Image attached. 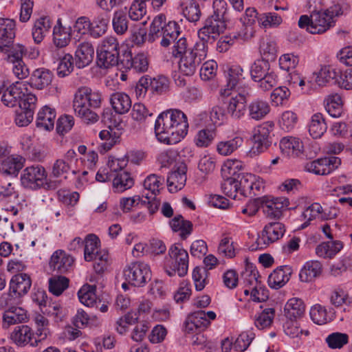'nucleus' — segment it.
Masks as SVG:
<instances>
[{"mask_svg":"<svg viewBox=\"0 0 352 352\" xmlns=\"http://www.w3.org/2000/svg\"><path fill=\"white\" fill-rule=\"evenodd\" d=\"M186 116L179 109H169L160 113L155 120V133L157 140L167 144H175L187 135Z\"/></svg>","mask_w":352,"mask_h":352,"instance_id":"1","label":"nucleus"},{"mask_svg":"<svg viewBox=\"0 0 352 352\" xmlns=\"http://www.w3.org/2000/svg\"><path fill=\"white\" fill-rule=\"evenodd\" d=\"M102 103L101 94L98 91L92 90L88 87H82L76 91L73 100V109L76 116L87 124L96 123L98 115L91 110L98 109Z\"/></svg>","mask_w":352,"mask_h":352,"instance_id":"2","label":"nucleus"},{"mask_svg":"<svg viewBox=\"0 0 352 352\" xmlns=\"http://www.w3.org/2000/svg\"><path fill=\"white\" fill-rule=\"evenodd\" d=\"M342 8L336 4L324 10L314 11L309 16H300L298 26L305 28L311 34H322L333 25L334 16L342 14Z\"/></svg>","mask_w":352,"mask_h":352,"instance_id":"3","label":"nucleus"},{"mask_svg":"<svg viewBox=\"0 0 352 352\" xmlns=\"http://www.w3.org/2000/svg\"><path fill=\"white\" fill-rule=\"evenodd\" d=\"M97 65L100 68H109L117 65L119 67L120 45L117 39L113 36L104 38L97 50Z\"/></svg>","mask_w":352,"mask_h":352,"instance_id":"4","label":"nucleus"},{"mask_svg":"<svg viewBox=\"0 0 352 352\" xmlns=\"http://www.w3.org/2000/svg\"><path fill=\"white\" fill-rule=\"evenodd\" d=\"M208 46L204 43H196L193 48L179 56V69L184 76H192L202 60L207 56Z\"/></svg>","mask_w":352,"mask_h":352,"instance_id":"5","label":"nucleus"},{"mask_svg":"<svg viewBox=\"0 0 352 352\" xmlns=\"http://www.w3.org/2000/svg\"><path fill=\"white\" fill-rule=\"evenodd\" d=\"M221 96H226L225 103L227 112L234 119H240L246 111L247 97L250 96V89H243L241 92L230 91L229 89L220 90Z\"/></svg>","mask_w":352,"mask_h":352,"instance_id":"6","label":"nucleus"},{"mask_svg":"<svg viewBox=\"0 0 352 352\" xmlns=\"http://www.w3.org/2000/svg\"><path fill=\"white\" fill-rule=\"evenodd\" d=\"M227 28L225 18L210 16L205 21L204 25L198 31L199 41L208 46V43H213Z\"/></svg>","mask_w":352,"mask_h":352,"instance_id":"7","label":"nucleus"},{"mask_svg":"<svg viewBox=\"0 0 352 352\" xmlns=\"http://www.w3.org/2000/svg\"><path fill=\"white\" fill-rule=\"evenodd\" d=\"M285 232V226L280 222L274 221L267 223L256 239V244L251 246L252 250L264 249L283 237Z\"/></svg>","mask_w":352,"mask_h":352,"instance_id":"8","label":"nucleus"},{"mask_svg":"<svg viewBox=\"0 0 352 352\" xmlns=\"http://www.w3.org/2000/svg\"><path fill=\"white\" fill-rule=\"evenodd\" d=\"M47 179V173L44 167L32 165L26 167L21 174V184L25 188L37 190L41 188Z\"/></svg>","mask_w":352,"mask_h":352,"instance_id":"9","label":"nucleus"},{"mask_svg":"<svg viewBox=\"0 0 352 352\" xmlns=\"http://www.w3.org/2000/svg\"><path fill=\"white\" fill-rule=\"evenodd\" d=\"M124 276L129 283L135 287H142L151 278V272L147 264L131 263L124 270Z\"/></svg>","mask_w":352,"mask_h":352,"instance_id":"10","label":"nucleus"},{"mask_svg":"<svg viewBox=\"0 0 352 352\" xmlns=\"http://www.w3.org/2000/svg\"><path fill=\"white\" fill-rule=\"evenodd\" d=\"M274 127L272 122H266L258 126L254 131L253 142L250 153L258 154L263 152L272 144L271 133Z\"/></svg>","mask_w":352,"mask_h":352,"instance_id":"11","label":"nucleus"},{"mask_svg":"<svg viewBox=\"0 0 352 352\" xmlns=\"http://www.w3.org/2000/svg\"><path fill=\"white\" fill-rule=\"evenodd\" d=\"M37 98L32 94L24 96L19 103V111L16 113L15 122L19 126L28 125L33 120Z\"/></svg>","mask_w":352,"mask_h":352,"instance_id":"12","label":"nucleus"},{"mask_svg":"<svg viewBox=\"0 0 352 352\" xmlns=\"http://www.w3.org/2000/svg\"><path fill=\"white\" fill-rule=\"evenodd\" d=\"M119 68L133 69L138 73L145 72L148 68V60L143 53H139L133 57L131 52L125 50L120 60Z\"/></svg>","mask_w":352,"mask_h":352,"instance_id":"13","label":"nucleus"},{"mask_svg":"<svg viewBox=\"0 0 352 352\" xmlns=\"http://www.w3.org/2000/svg\"><path fill=\"white\" fill-rule=\"evenodd\" d=\"M168 255L172 260V265L177 271L179 276L187 274L188 268V254L180 244L175 243L171 245L168 250Z\"/></svg>","mask_w":352,"mask_h":352,"instance_id":"14","label":"nucleus"},{"mask_svg":"<svg viewBox=\"0 0 352 352\" xmlns=\"http://www.w3.org/2000/svg\"><path fill=\"white\" fill-rule=\"evenodd\" d=\"M74 259L62 250L55 251L51 256L50 268L58 274H66L73 270Z\"/></svg>","mask_w":352,"mask_h":352,"instance_id":"15","label":"nucleus"},{"mask_svg":"<svg viewBox=\"0 0 352 352\" xmlns=\"http://www.w3.org/2000/svg\"><path fill=\"white\" fill-rule=\"evenodd\" d=\"M32 286L30 276L25 273L14 275L9 283V295L12 298H21L28 294Z\"/></svg>","mask_w":352,"mask_h":352,"instance_id":"16","label":"nucleus"},{"mask_svg":"<svg viewBox=\"0 0 352 352\" xmlns=\"http://www.w3.org/2000/svg\"><path fill=\"white\" fill-rule=\"evenodd\" d=\"M187 166L184 162L177 164L175 169L173 170L167 177L168 190L175 192L182 189L186 182Z\"/></svg>","mask_w":352,"mask_h":352,"instance_id":"17","label":"nucleus"},{"mask_svg":"<svg viewBox=\"0 0 352 352\" xmlns=\"http://www.w3.org/2000/svg\"><path fill=\"white\" fill-rule=\"evenodd\" d=\"M16 23L13 19L0 18V52L8 51L15 37Z\"/></svg>","mask_w":352,"mask_h":352,"instance_id":"18","label":"nucleus"},{"mask_svg":"<svg viewBox=\"0 0 352 352\" xmlns=\"http://www.w3.org/2000/svg\"><path fill=\"white\" fill-rule=\"evenodd\" d=\"M263 212L270 219H279L282 215V210L288 205V200L283 198L269 199L263 197L261 199Z\"/></svg>","mask_w":352,"mask_h":352,"instance_id":"19","label":"nucleus"},{"mask_svg":"<svg viewBox=\"0 0 352 352\" xmlns=\"http://www.w3.org/2000/svg\"><path fill=\"white\" fill-rule=\"evenodd\" d=\"M10 338L18 346L30 344L33 347L37 346L34 332L28 325L23 324L16 327L10 334Z\"/></svg>","mask_w":352,"mask_h":352,"instance_id":"20","label":"nucleus"},{"mask_svg":"<svg viewBox=\"0 0 352 352\" xmlns=\"http://www.w3.org/2000/svg\"><path fill=\"white\" fill-rule=\"evenodd\" d=\"M28 320L26 310L21 307L11 306L3 314L2 327L4 329H8L12 325L26 322Z\"/></svg>","mask_w":352,"mask_h":352,"instance_id":"21","label":"nucleus"},{"mask_svg":"<svg viewBox=\"0 0 352 352\" xmlns=\"http://www.w3.org/2000/svg\"><path fill=\"white\" fill-rule=\"evenodd\" d=\"M292 272V268L289 265L277 267L268 277L269 286L275 289L283 287L289 280Z\"/></svg>","mask_w":352,"mask_h":352,"instance_id":"22","label":"nucleus"},{"mask_svg":"<svg viewBox=\"0 0 352 352\" xmlns=\"http://www.w3.org/2000/svg\"><path fill=\"white\" fill-rule=\"evenodd\" d=\"M94 48L89 42H82L78 46L75 52V65L82 69L88 66L93 60Z\"/></svg>","mask_w":352,"mask_h":352,"instance_id":"23","label":"nucleus"},{"mask_svg":"<svg viewBox=\"0 0 352 352\" xmlns=\"http://www.w3.org/2000/svg\"><path fill=\"white\" fill-rule=\"evenodd\" d=\"M279 146L281 153L287 157H298L303 152V144L297 138L284 137Z\"/></svg>","mask_w":352,"mask_h":352,"instance_id":"24","label":"nucleus"},{"mask_svg":"<svg viewBox=\"0 0 352 352\" xmlns=\"http://www.w3.org/2000/svg\"><path fill=\"white\" fill-rule=\"evenodd\" d=\"M19 83L16 82L15 84H9L6 88L1 96V101L3 104L8 107H14L22 100L24 94L20 87H18Z\"/></svg>","mask_w":352,"mask_h":352,"instance_id":"25","label":"nucleus"},{"mask_svg":"<svg viewBox=\"0 0 352 352\" xmlns=\"http://www.w3.org/2000/svg\"><path fill=\"white\" fill-rule=\"evenodd\" d=\"M56 110L49 106H44L38 113L36 125L41 130L50 131L54 129Z\"/></svg>","mask_w":352,"mask_h":352,"instance_id":"26","label":"nucleus"},{"mask_svg":"<svg viewBox=\"0 0 352 352\" xmlns=\"http://www.w3.org/2000/svg\"><path fill=\"white\" fill-rule=\"evenodd\" d=\"M53 76L52 72L49 69L38 68L32 72L29 84L35 89H43L51 84Z\"/></svg>","mask_w":352,"mask_h":352,"instance_id":"27","label":"nucleus"},{"mask_svg":"<svg viewBox=\"0 0 352 352\" xmlns=\"http://www.w3.org/2000/svg\"><path fill=\"white\" fill-rule=\"evenodd\" d=\"M52 28V21L48 16H41L35 21L32 29V36L35 43L39 44Z\"/></svg>","mask_w":352,"mask_h":352,"instance_id":"28","label":"nucleus"},{"mask_svg":"<svg viewBox=\"0 0 352 352\" xmlns=\"http://www.w3.org/2000/svg\"><path fill=\"white\" fill-rule=\"evenodd\" d=\"M322 264L318 261L306 262L299 273L300 281L309 283L314 280L322 273Z\"/></svg>","mask_w":352,"mask_h":352,"instance_id":"29","label":"nucleus"},{"mask_svg":"<svg viewBox=\"0 0 352 352\" xmlns=\"http://www.w3.org/2000/svg\"><path fill=\"white\" fill-rule=\"evenodd\" d=\"M305 311V305L303 300L298 298H292L285 304L284 307L285 316L289 320L301 318Z\"/></svg>","mask_w":352,"mask_h":352,"instance_id":"30","label":"nucleus"},{"mask_svg":"<svg viewBox=\"0 0 352 352\" xmlns=\"http://www.w3.org/2000/svg\"><path fill=\"white\" fill-rule=\"evenodd\" d=\"M110 102L114 111L118 114L127 113L131 107V100L124 92H116L111 94Z\"/></svg>","mask_w":352,"mask_h":352,"instance_id":"31","label":"nucleus"},{"mask_svg":"<svg viewBox=\"0 0 352 352\" xmlns=\"http://www.w3.org/2000/svg\"><path fill=\"white\" fill-rule=\"evenodd\" d=\"M227 82V88L226 89L231 90L239 88L245 79L244 72L239 65H232L227 71L226 74Z\"/></svg>","mask_w":352,"mask_h":352,"instance_id":"32","label":"nucleus"},{"mask_svg":"<svg viewBox=\"0 0 352 352\" xmlns=\"http://www.w3.org/2000/svg\"><path fill=\"white\" fill-rule=\"evenodd\" d=\"M164 178L155 174H151L144 181V187L149 193L145 195V197L150 200L155 199L157 193L160 192V188L163 186Z\"/></svg>","mask_w":352,"mask_h":352,"instance_id":"33","label":"nucleus"},{"mask_svg":"<svg viewBox=\"0 0 352 352\" xmlns=\"http://www.w3.org/2000/svg\"><path fill=\"white\" fill-rule=\"evenodd\" d=\"M166 16L164 14H160L156 16L150 25L148 34V41L150 43L154 42L160 38H164V30L165 28Z\"/></svg>","mask_w":352,"mask_h":352,"instance_id":"34","label":"nucleus"},{"mask_svg":"<svg viewBox=\"0 0 352 352\" xmlns=\"http://www.w3.org/2000/svg\"><path fill=\"white\" fill-rule=\"evenodd\" d=\"M35 333L37 346L50 335V322L47 318L38 314L34 318Z\"/></svg>","mask_w":352,"mask_h":352,"instance_id":"35","label":"nucleus"},{"mask_svg":"<svg viewBox=\"0 0 352 352\" xmlns=\"http://www.w3.org/2000/svg\"><path fill=\"white\" fill-rule=\"evenodd\" d=\"M173 231L180 232L179 236L182 239H186L192 231V223L191 221L185 220L181 214L176 215L169 222Z\"/></svg>","mask_w":352,"mask_h":352,"instance_id":"36","label":"nucleus"},{"mask_svg":"<svg viewBox=\"0 0 352 352\" xmlns=\"http://www.w3.org/2000/svg\"><path fill=\"white\" fill-rule=\"evenodd\" d=\"M327 129V125L323 115L320 113L314 114L309 124L310 135L314 139L320 138L326 132Z\"/></svg>","mask_w":352,"mask_h":352,"instance_id":"37","label":"nucleus"},{"mask_svg":"<svg viewBox=\"0 0 352 352\" xmlns=\"http://www.w3.org/2000/svg\"><path fill=\"white\" fill-rule=\"evenodd\" d=\"M343 248V244L340 241H331L323 242L316 248L318 256L323 258H332Z\"/></svg>","mask_w":352,"mask_h":352,"instance_id":"38","label":"nucleus"},{"mask_svg":"<svg viewBox=\"0 0 352 352\" xmlns=\"http://www.w3.org/2000/svg\"><path fill=\"white\" fill-rule=\"evenodd\" d=\"M248 111L249 116L252 119L259 120L269 113L270 107L267 102L256 99L248 105Z\"/></svg>","mask_w":352,"mask_h":352,"instance_id":"39","label":"nucleus"},{"mask_svg":"<svg viewBox=\"0 0 352 352\" xmlns=\"http://www.w3.org/2000/svg\"><path fill=\"white\" fill-rule=\"evenodd\" d=\"M113 177V188L116 192H122L134 185V180L128 172H119Z\"/></svg>","mask_w":352,"mask_h":352,"instance_id":"40","label":"nucleus"},{"mask_svg":"<svg viewBox=\"0 0 352 352\" xmlns=\"http://www.w3.org/2000/svg\"><path fill=\"white\" fill-rule=\"evenodd\" d=\"M243 143V139L241 137L235 136L219 142L217 145V151L221 155H230L241 147Z\"/></svg>","mask_w":352,"mask_h":352,"instance_id":"41","label":"nucleus"},{"mask_svg":"<svg viewBox=\"0 0 352 352\" xmlns=\"http://www.w3.org/2000/svg\"><path fill=\"white\" fill-rule=\"evenodd\" d=\"M22 157H8L0 165V172L4 175H16L23 166Z\"/></svg>","mask_w":352,"mask_h":352,"instance_id":"42","label":"nucleus"},{"mask_svg":"<svg viewBox=\"0 0 352 352\" xmlns=\"http://www.w3.org/2000/svg\"><path fill=\"white\" fill-rule=\"evenodd\" d=\"M179 25L175 21L165 22V28L164 30V38L161 39L160 45L166 47L170 43L177 39L180 34Z\"/></svg>","mask_w":352,"mask_h":352,"instance_id":"43","label":"nucleus"},{"mask_svg":"<svg viewBox=\"0 0 352 352\" xmlns=\"http://www.w3.org/2000/svg\"><path fill=\"white\" fill-rule=\"evenodd\" d=\"M96 290V285H83L78 292L80 302L87 307H93L96 305L97 297Z\"/></svg>","mask_w":352,"mask_h":352,"instance_id":"44","label":"nucleus"},{"mask_svg":"<svg viewBox=\"0 0 352 352\" xmlns=\"http://www.w3.org/2000/svg\"><path fill=\"white\" fill-rule=\"evenodd\" d=\"M182 14L190 22H197L201 15V9L197 1H184L181 3Z\"/></svg>","mask_w":352,"mask_h":352,"instance_id":"45","label":"nucleus"},{"mask_svg":"<svg viewBox=\"0 0 352 352\" xmlns=\"http://www.w3.org/2000/svg\"><path fill=\"white\" fill-rule=\"evenodd\" d=\"M325 109L329 114L333 118H338L342 113V100L338 94L329 95L325 100Z\"/></svg>","mask_w":352,"mask_h":352,"instance_id":"46","label":"nucleus"},{"mask_svg":"<svg viewBox=\"0 0 352 352\" xmlns=\"http://www.w3.org/2000/svg\"><path fill=\"white\" fill-rule=\"evenodd\" d=\"M255 175L250 173H239L236 180L239 189V194L245 197H251L252 193V184Z\"/></svg>","mask_w":352,"mask_h":352,"instance_id":"47","label":"nucleus"},{"mask_svg":"<svg viewBox=\"0 0 352 352\" xmlns=\"http://www.w3.org/2000/svg\"><path fill=\"white\" fill-rule=\"evenodd\" d=\"M272 71L270 70L269 61L264 58L256 60L251 66L250 74L252 79L256 82L265 77Z\"/></svg>","mask_w":352,"mask_h":352,"instance_id":"48","label":"nucleus"},{"mask_svg":"<svg viewBox=\"0 0 352 352\" xmlns=\"http://www.w3.org/2000/svg\"><path fill=\"white\" fill-rule=\"evenodd\" d=\"M100 239L94 234H89L85 239L84 258L86 261H91L95 258L96 251H99Z\"/></svg>","mask_w":352,"mask_h":352,"instance_id":"49","label":"nucleus"},{"mask_svg":"<svg viewBox=\"0 0 352 352\" xmlns=\"http://www.w3.org/2000/svg\"><path fill=\"white\" fill-rule=\"evenodd\" d=\"M71 40V29L66 27H54L53 42L59 48L66 47Z\"/></svg>","mask_w":352,"mask_h":352,"instance_id":"50","label":"nucleus"},{"mask_svg":"<svg viewBox=\"0 0 352 352\" xmlns=\"http://www.w3.org/2000/svg\"><path fill=\"white\" fill-rule=\"evenodd\" d=\"M101 140H104L100 147L106 152L110 150L115 144L120 142V135L113 129L102 130L99 133Z\"/></svg>","mask_w":352,"mask_h":352,"instance_id":"51","label":"nucleus"},{"mask_svg":"<svg viewBox=\"0 0 352 352\" xmlns=\"http://www.w3.org/2000/svg\"><path fill=\"white\" fill-rule=\"evenodd\" d=\"M258 274L255 267L252 265H246L245 270L241 274L245 287H249L252 289L253 287H258L261 283L258 279L259 276Z\"/></svg>","mask_w":352,"mask_h":352,"instance_id":"52","label":"nucleus"},{"mask_svg":"<svg viewBox=\"0 0 352 352\" xmlns=\"http://www.w3.org/2000/svg\"><path fill=\"white\" fill-rule=\"evenodd\" d=\"M113 28L117 34L122 35L128 30L129 19L122 11H116L112 19Z\"/></svg>","mask_w":352,"mask_h":352,"instance_id":"53","label":"nucleus"},{"mask_svg":"<svg viewBox=\"0 0 352 352\" xmlns=\"http://www.w3.org/2000/svg\"><path fill=\"white\" fill-rule=\"evenodd\" d=\"M316 82L319 86H324L331 80L336 79L339 76V72H336L330 66H324L316 74Z\"/></svg>","mask_w":352,"mask_h":352,"instance_id":"54","label":"nucleus"},{"mask_svg":"<svg viewBox=\"0 0 352 352\" xmlns=\"http://www.w3.org/2000/svg\"><path fill=\"white\" fill-rule=\"evenodd\" d=\"M69 283V278L65 276H54L49 280V291L58 296L68 287Z\"/></svg>","mask_w":352,"mask_h":352,"instance_id":"55","label":"nucleus"},{"mask_svg":"<svg viewBox=\"0 0 352 352\" xmlns=\"http://www.w3.org/2000/svg\"><path fill=\"white\" fill-rule=\"evenodd\" d=\"M328 346L331 349H340L349 342V336L344 333L334 332L325 339Z\"/></svg>","mask_w":352,"mask_h":352,"instance_id":"56","label":"nucleus"},{"mask_svg":"<svg viewBox=\"0 0 352 352\" xmlns=\"http://www.w3.org/2000/svg\"><path fill=\"white\" fill-rule=\"evenodd\" d=\"M149 85L153 93L162 94L169 90L170 82L167 77L158 76L156 78H150Z\"/></svg>","mask_w":352,"mask_h":352,"instance_id":"57","label":"nucleus"},{"mask_svg":"<svg viewBox=\"0 0 352 352\" xmlns=\"http://www.w3.org/2000/svg\"><path fill=\"white\" fill-rule=\"evenodd\" d=\"M275 316V310L273 308H267L258 314L255 319V325L259 329L270 327Z\"/></svg>","mask_w":352,"mask_h":352,"instance_id":"58","label":"nucleus"},{"mask_svg":"<svg viewBox=\"0 0 352 352\" xmlns=\"http://www.w3.org/2000/svg\"><path fill=\"white\" fill-rule=\"evenodd\" d=\"M327 160L324 158L309 162L305 166V169L309 172L319 175L330 174V168L327 166Z\"/></svg>","mask_w":352,"mask_h":352,"instance_id":"59","label":"nucleus"},{"mask_svg":"<svg viewBox=\"0 0 352 352\" xmlns=\"http://www.w3.org/2000/svg\"><path fill=\"white\" fill-rule=\"evenodd\" d=\"M260 52L265 60H274L277 52L276 42L271 38L263 40L260 45Z\"/></svg>","mask_w":352,"mask_h":352,"instance_id":"60","label":"nucleus"},{"mask_svg":"<svg viewBox=\"0 0 352 352\" xmlns=\"http://www.w3.org/2000/svg\"><path fill=\"white\" fill-rule=\"evenodd\" d=\"M222 192L228 197L236 199L239 193L236 177H227L221 186Z\"/></svg>","mask_w":352,"mask_h":352,"instance_id":"61","label":"nucleus"},{"mask_svg":"<svg viewBox=\"0 0 352 352\" xmlns=\"http://www.w3.org/2000/svg\"><path fill=\"white\" fill-rule=\"evenodd\" d=\"M243 167V162L237 160H228L221 168L222 173L226 177H237L238 171Z\"/></svg>","mask_w":352,"mask_h":352,"instance_id":"62","label":"nucleus"},{"mask_svg":"<svg viewBox=\"0 0 352 352\" xmlns=\"http://www.w3.org/2000/svg\"><path fill=\"white\" fill-rule=\"evenodd\" d=\"M74 69V58L72 55L65 54L60 60L57 67V75L63 78L68 76Z\"/></svg>","mask_w":352,"mask_h":352,"instance_id":"63","label":"nucleus"},{"mask_svg":"<svg viewBox=\"0 0 352 352\" xmlns=\"http://www.w3.org/2000/svg\"><path fill=\"white\" fill-rule=\"evenodd\" d=\"M208 270L204 267H196L192 272V279L195 289L197 291L202 290L208 283Z\"/></svg>","mask_w":352,"mask_h":352,"instance_id":"64","label":"nucleus"}]
</instances>
